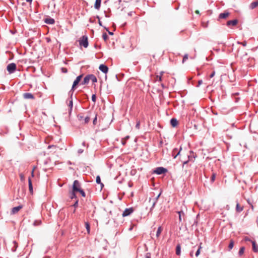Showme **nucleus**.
Here are the masks:
<instances>
[{
  "instance_id": "obj_1",
  "label": "nucleus",
  "mask_w": 258,
  "mask_h": 258,
  "mask_svg": "<svg viewBox=\"0 0 258 258\" xmlns=\"http://www.w3.org/2000/svg\"><path fill=\"white\" fill-rule=\"evenodd\" d=\"M79 45L80 46H84L87 48L88 46V37L86 36H83L81 37L79 40Z\"/></svg>"
},
{
  "instance_id": "obj_2",
  "label": "nucleus",
  "mask_w": 258,
  "mask_h": 258,
  "mask_svg": "<svg viewBox=\"0 0 258 258\" xmlns=\"http://www.w3.org/2000/svg\"><path fill=\"white\" fill-rule=\"evenodd\" d=\"M16 69L17 66L15 63H11L7 67V70L9 74L13 73L16 70Z\"/></svg>"
},
{
  "instance_id": "obj_3",
  "label": "nucleus",
  "mask_w": 258,
  "mask_h": 258,
  "mask_svg": "<svg viewBox=\"0 0 258 258\" xmlns=\"http://www.w3.org/2000/svg\"><path fill=\"white\" fill-rule=\"evenodd\" d=\"M81 189V185L78 180H76L74 181L73 185V190L74 191H78Z\"/></svg>"
},
{
  "instance_id": "obj_4",
  "label": "nucleus",
  "mask_w": 258,
  "mask_h": 258,
  "mask_svg": "<svg viewBox=\"0 0 258 258\" xmlns=\"http://www.w3.org/2000/svg\"><path fill=\"white\" fill-rule=\"evenodd\" d=\"M167 172V170L163 167H158L154 170V173L157 174H161Z\"/></svg>"
},
{
  "instance_id": "obj_5",
  "label": "nucleus",
  "mask_w": 258,
  "mask_h": 258,
  "mask_svg": "<svg viewBox=\"0 0 258 258\" xmlns=\"http://www.w3.org/2000/svg\"><path fill=\"white\" fill-rule=\"evenodd\" d=\"M134 211V209L133 208L126 209L122 213V217H126L130 215L131 213H132Z\"/></svg>"
},
{
  "instance_id": "obj_6",
  "label": "nucleus",
  "mask_w": 258,
  "mask_h": 258,
  "mask_svg": "<svg viewBox=\"0 0 258 258\" xmlns=\"http://www.w3.org/2000/svg\"><path fill=\"white\" fill-rule=\"evenodd\" d=\"M83 77V75H81L79 76H78L76 78V79L74 81L72 89L73 90L74 88L79 83V82L81 81L82 78Z\"/></svg>"
},
{
  "instance_id": "obj_7",
  "label": "nucleus",
  "mask_w": 258,
  "mask_h": 258,
  "mask_svg": "<svg viewBox=\"0 0 258 258\" xmlns=\"http://www.w3.org/2000/svg\"><path fill=\"white\" fill-rule=\"evenodd\" d=\"M23 97L26 99H34L33 95L30 93H25L23 94Z\"/></svg>"
},
{
  "instance_id": "obj_8",
  "label": "nucleus",
  "mask_w": 258,
  "mask_h": 258,
  "mask_svg": "<svg viewBox=\"0 0 258 258\" xmlns=\"http://www.w3.org/2000/svg\"><path fill=\"white\" fill-rule=\"evenodd\" d=\"M230 15V13L228 12H224L223 13H221L219 15V19H226Z\"/></svg>"
},
{
  "instance_id": "obj_9",
  "label": "nucleus",
  "mask_w": 258,
  "mask_h": 258,
  "mask_svg": "<svg viewBox=\"0 0 258 258\" xmlns=\"http://www.w3.org/2000/svg\"><path fill=\"white\" fill-rule=\"evenodd\" d=\"M99 70L104 73H107L108 70V67L104 64L100 65L99 67Z\"/></svg>"
},
{
  "instance_id": "obj_10",
  "label": "nucleus",
  "mask_w": 258,
  "mask_h": 258,
  "mask_svg": "<svg viewBox=\"0 0 258 258\" xmlns=\"http://www.w3.org/2000/svg\"><path fill=\"white\" fill-rule=\"evenodd\" d=\"M22 208V206H19L13 208L11 211V214H15L18 213Z\"/></svg>"
},
{
  "instance_id": "obj_11",
  "label": "nucleus",
  "mask_w": 258,
  "mask_h": 258,
  "mask_svg": "<svg viewBox=\"0 0 258 258\" xmlns=\"http://www.w3.org/2000/svg\"><path fill=\"white\" fill-rule=\"evenodd\" d=\"M258 7V0H256L250 4L249 7L251 10H253Z\"/></svg>"
},
{
  "instance_id": "obj_12",
  "label": "nucleus",
  "mask_w": 258,
  "mask_h": 258,
  "mask_svg": "<svg viewBox=\"0 0 258 258\" xmlns=\"http://www.w3.org/2000/svg\"><path fill=\"white\" fill-rule=\"evenodd\" d=\"M237 23H238V21L237 20H230V21H228L227 22V25L228 26H230L231 25L234 26L236 25Z\"/></svg>"
},
{
  "instance_id": "obj_13",
  "label": "nucleus",
  "mask_w": 258,
  "mask_h": 258,
  "mask_svg": "<svg viewBox=\"0 0 258 258\" xmlns=\"http://www.w3.org/2000/svg\"><path fill=\"white\" fill-rule=\"evenodd\" d=\"M181 150V148H180V150L178 151L177 149H174L172 151V156L174 157V158H175L177 156L179 155L180 151Z\"/></svg>"
},
{
  "instance_id": "obj_14",
  "label": "nucleus",
  "mask_w": 258,
  "mask_h": 258,
  "mask_svg": "<svg viewBox=\"0 0 258 258\" xmlns=\"http://www.w3.org/2000/svg\"><path fill=\"white\" fill-rule=\"evenodd\" d=\"M252 245V250L255 252H258V245L254 241H251Z\"/></svg>"
},
{
  "instance_id": "obj_15",
  "label": "nucleus",
  "mask_w": 258,
  "mask_h": 258,
  "mask_svg": "<svg viewBox=\"0 0 258 258\" xmlns=\"http://www.w3.org/2000/svg\"><path fill=\"white\" fill-rule=\"evenodd\" d=\"M102 0H96L95 5H94V8L96 10H99L101 6V3Z\"/></svg>"
},
{
  "instance_id": "obj_16",
  "label": "nucleus",
  "mask_w": 258,
  "mask_h": 258,
  "mask_svg": "<svg viewBox=\"0 0 258 258\" xmlns=\"http://www.w3.org/2000/svg\"><path fill=\"white\" fill-rule=\"evenodd\" d=\"M44 22L48 24H53L54 23V20L51 18H46Z\"/></svg>"
},
{
  "instance_id": "obj_17",
  "label": "nucleus",
  "mask_w": 258,
  "mask_h": 258,
  "mask_svg": "<svg viewBox=\"0 0 258 258\" xmlns=\"http://www.w3.org/2000/svg\"><path fill=\"white\" fill-rule=\"evenodd\" d=\"M170 123L173 127H176L178 124V121L176 118H173L170 120Z\"/></svg>"
},
{
  "instance_id": "obj_18",
  "label": "nucleus",
  "mask_w": 258,
  "mask_h": 258,
  "mask_svg": "<svg viewBox=\"0 0 258 258\" xmlns=\"http://www.w3.org/2000/svg\"><path fill=\"white\" fill-rule=\"evenodd\" d=\"M28 182H29V190L31 194H33V186L31 180V178L29 177L28 178Z\"/></svg>"
},
{
  "instance_id": "obj_19",
  "label": "nucleus",
  "mask_w": 258,
  "mask_h": 258,
  "mask_svg": "<svg viewBox=\"0 0 258 258\" xmlns=\"http://www.w3.org/2000/svg\"><path fill=\"white\" fill-rule=\"evenodd\" d=\"M88 77L89 78V80H91L94 83L97 82V78L94 75H88Z\"/></svg>"
},
{
  "instance_id": "obj_20",
  "label": "nucleus",
  "mask_w": 258,
  "mask_h": 258,
  "mask_svg": "<svg viewBox=\"0 0 258 258\" xmlns=\"http://www.w3.org/2000/svg\"><path fill=\"white\" fill-rule=\"evenodd\" d=\"M181 246L179 244H177L176 247V254L178 255L180 254Z\"/></svg>"
},
{
  "instance_id": "obj_21",
  "label": "nucleus",
  "mask_w": 258,
  "mask_h": 258,
  "mask_svg": "<svg viewBox=\"0 0 258 258\" xmlns=\"http://www.w3.org/2000/svg\"><path fill=\"white\" fill-rule=\"evenodd\" d=\"M178 215H179V221L180 222H181L182 221V217L184 216V213L182 211H178L177 212Z\"/></svg>"
},
{
  "instance_id": "obj_22",
  "label": "nucleus",
  "mask_w": 258,
  "mask_h": 258,
  "mask_svg": "<svg viewBox=\"0 0 258 258\" xmlns=\"http://www.w3.org/2000/svg\"><path fill=\"white\" fill-rule=\"evenodd\" d=\"M91 114H90L89 115H87L84 117V123H88L90 120Z\"/></svg>"
},
{
  "instance_id": "obj_23",
  "label": "nucleus",
  "mask_w": 258,
  "mask_h": 258,
  "mask_svg": "<svg viewBox=\"0 0 258 258\" xmlns=\"http://www.w3.org/2000/svg\"><path fill=\"white\" fill-rule=\"evenodd\" d=\"M89 78L88 77V75L86 76L84 79V80L83 81V82H82V85H85V84H88L89 82Z\"/></svg>"
},
{
  "instance_id": "obj_24",
  "label": "nucleus",
  "mask_w": 258,
  "mask_h": 258,
  "mask_svg": "<svg viewBox=\"0 0 258 258\" xmlns=\"http://www.w3.org/2000/svg\"><path fill=\"white\" fill-rule=\"evenodd\" d=\"M163 230V228H162L161 226H159L158 228V230L157 231V232H156V236L157 237H159V236L161 234V233L162 232Z\"/></svg>"
},
{
  "instance_id": "obj_25",
  "label": "nucleus",
  "mask_w": 258,
  "mask_h": 258,
  "mask_svg": "<svg viewBox=\"0 0 258 258\" xmlns=\"http://www.w3.org/2000/svg\"><path fill=\"white\" fill-rule=\"evenodd\" d=\"M164 72H160V75H157L156 77V80L158 81H162V76L163 75Z\"/></svg>"
},
{
  "instance_id": "obj_26",
  "label": "nucleus",
  "mask_w": 258,
  "mask_h": 258,
  "mask_svg": "<svg viewBox=\"0 0 258 258\" xmlns=\"http://www.w3.org/2000/svg\"><path fill=\"white\" fill-rule=\"evenodd\" d=\"M236 211L237 212H241V211H242L243 210V207H241L240 206V205L238 203H237L236 204Z\"/></svg>"
},
{
  "instance_id": "obj_27",
  "label": "nucleus",
  "mask_w": 258,
  "mask_h": 258,
  "mask_svg": "<svg viewBox=\"0 0 258 258\" xmlns=\"http://www.w3.org/2000/svg\"><path fill=\"white\" fill-rule=\"evenodd\" d=\"M13 245H14V247H13V248H12V251H13V252H14V251H16V249H17V247H18V244H17V243L16 241H14L13 242Z\"/></svg>"
},
{
  "instance_id": "obj_28",
  "label": "nucleus",
  "mask_w": 258,
  "mask_h": 258,
  "mask_svg": "<svg viewBox=\"0 0 258 258\" xmlns=\"http://www.w3.org/2000/svg\"><path fill=\"white\" fill-rule=\"evenodd\" d=\"M245 248L244 247H242L240 248L238 254L239 256H241L244 252Z\"/></svg>"
},
{
  "instance_id": "obj_29",
  "label": "nucleus",
  "mask_w": 258,
  "mask_h": 258,
  "mask_svg": "<svg viewBox=\"0 0 258 258\" xmlns=\"http://www.w3.org/2000/svg\"><path fill=\"white\" fill-rule=\"evenodd\" d=\"M76 192H77L76 191H74L73 190H72V192L71 193V195H70V198L72 199L76 198Z\"/></svg>"
},
{
  "instance_id": "obj_30",
  "label": "nucleus",
  "mask_w": 258,
  "mask_h": 258,
  "mask_svg": "<svg viewBox=\"0 0 258 258\" xmlns=\"http://www.w3.org/2000/svg\"><path fill=\"white\" fill-rule=\"evenodd\" d=\"M85 227H86V229L87 230L88 233H90V225H89L88 222H86L85 223Z\"/></svg>"
},
{
  "instance_id": "obj_31",
  "label": "nucleus",
  "mask_w": 258,
  "mask_h": 258,
  "mask_svg": "<svg viewBox=\"0 0 258 258\" xmlns=\"http://www.w3.org/2000/svg\"><path fill=\"white\" fill-rule=\"evenodd\" d=\"M233 246H234V241L232 240H231L230 243L229 244V246H228V248H229V250L231 249L233 247Z\"/></svg>"
},
{
  "instance_id": "obj_32",
  "label": "nucleus",
  "mask_w": 258,
  "mask_h": 258,
  "mask_svg": "<svg viewBox=\"0 0 258 258\" xmlns=\"http://www.w3.org/2000/svg\"><path fill=\"white\" fill-rule=\"evenodd\" d=\"M96 182L98 183V184H101L102 186L103 185V183H102L101 182V179H100V177L99 175H98L97 177H96Z\"/></svg>"
},
{
  "instance_id": "obj_33",
  "label": "nucleus",
  "mask_w": 258,
  "mask_h": 258,
  "mask_svg": "<svg viewBox=\"0 0 258 258\" xmlns=\"http://www.w3.org/2000/svg\"><path fill=\"white\" fill-rule=\"evenodd\" d=\"M201 244L202 243L200 244V245L199 246V247L198 248V249L197 250V251H196V256H198L200 253V250L202 248V246H201Z\"/></svg>"
},
{
  "instance_id": "obj_34",
  "label": "nucleus",
  "mask_w": 258,
  "mask_h": 258,
  "mask_svg": "<svg viewBox=\"0 0 258 258\" xmlns=\"http://www.w3.org/2000/svg\"><path fill=\"white\" fill-rule=\"evenodd\" d=\"M41 224V220H36L34 222V226H38V225H39Z\"/></svg>"
},
{
  "instance_id": "obj_35",
  "label": "nucleus",
  "mask_w": 258,
  "mask_h": 258,
  "mask_svg": "<svg viewBox=\"0 0 258 258\" xmlns=\"http://www.w3.org/2000/svg\"><path fill=\"white\" fill-rule=\"evenodd\" d=\"M102 37L105 41H106L108 38V35L106 33L103 34Z\"/></svg>"
},
{
  "instance_id": "obj_36",
  "label": "nucleus",
  "mask_w": 258,
  "mask_h": 258,
  "mask_svg": "<svg viewBox=\"0 0 258 258\" xmlns=\"http://www.w3.org/2000/svg\"><path fill=\"white\" fill-rule=\"evenodd\" d=\"M78 192H79L80 193V194L82 195V197H85L86 194H85V192L83 191V190L81 189L80 190L78 191Z\"/></svg>"
},
{
  "instance_id": "obj_37",
  "label": "nucleus",
  "mask_w": 258,
  "mask_h": 258,
  "mask_svg": "<svg viewBox=\"0 0 258 258\" xmlns=\"http://www.w3.org/2000/svg\"><path fill=\"white\" fill-rule=\"evenodd\" d=\"M73 105V100H71L70 101V102H69V107L70 108V111L72 109Z\"/></svg>"
},
{
  "instance_id": "obj_38",
  "label": "nucleus",
  "mask_w": 258,
  "mask_h": 258,
  "mask_svg": "<svg viewBox=\"0 0 258 258\" xmlns=\"http://www.w3.org/2000/svg\"><path fill=\"white\" fill-rule=\"evenodd\" d=\"M202 26L204 28H207L208 26V22H202Z\"/></svg>"
},
{
  "instance_id": "obj_39",
  "label": "nucleus",
  "mask_w": 258,
  "mask_h": 258,
  "mask_svg": "<svg viewBox=\"0 0 258 258\" xmlns=\"http://www.w3.org/2000/svg\"><path fill=\"white\" fill-rule=\"evenodd\" d=\"M188 59V54H186L184 55L182 62H184L185 61H186Z\"/></svg>"
},
{
  "instance_id": "obj_40",
  "label": "nucleus",
  "mask_w": 258,
  "mask_h": 258,
  "mask_svg": "<svg viewBox=\"0 0 258 258\" xmlns=\"http://www.w3.org/2000/svg\"><path fill=\"white\" fill-rule=\"evenodd\" d=\"M97 114H95V117L93 121V124H94V125L96 124V123H97Z\"/></svg>"
},
{
  "instance_id": "obj_41",
  "label": "nucleus",
  "mask_w": 258,
  "mask_h": 258,
  "mask_svg": "<svg viewBox=\"0 0 258 258\" xmlns=\"http://www.w3.org/2000/svg\"><path fill=\"white\" fill-rule=\"evenodd\" d=\"M61 72L63 73H67L68 72V70L67 68H62L61 69Z\"/></svg>"
},
{
  "instance_id": "obj_42",
  "label": "nucleus",
  "mask_w": 258,
  "mask_h": 258,
  "mask_svg": "<svg viewBox=\"0 0 258 258\" xmlns=\"http://www.w3.org/2000/svg\"><path fill=\"white\" fill-rule=\"evenodd\" d=\"M84 117H84V116H80V115L78 116V118H79V120H80V121H82V122H83V123L84 122Z\"/></svg>"
},
{
  "instance_id": "obj_43",
  "label": "nucleus",
  "mask_w": 258,
  "mask_h": 258,
  "mask_svg": "<svg viewBox=\"0 0 258 258\" xmlns=\"http://www.w3.org/2000/svg\"><path fill=\"white\" fill-rule=\"evenodd\" d=\"M20 179L22 181H24L25 180V176L22 173H21L20 174Z\"/></svg>"
},
{
  "instance_id": "obj_44",
  "label": "nucleus",
  "mask_w": 258,
  "mask_h": 258,
  "mask_svg": "<svg viewBox=\"0 0 258 258\" xmlns=\"http://www.w3.org/2000/svg\"><path fill=\"white\" fill-rule=\"evenodd\" d=\"M160 194H159V195L156 197V201L155 202H154L153 204V206H152V208L154 207L155 205V204H156V201L157 200V199H158V198L159 197V196H160Z\"/></svg>"
},
{
  "instance_id": "obj_45",
  "label": "nucleus",
  "mask_w": 258,
  "mask_h": 258,
  "mask_svg": "<svg viewBox=\"0 0 258 258\" xmlns=\"http://www.w3.org/2000/svg\"><path fill=\"white\" fill-rule=\"evenodd\" d=\"M215 178H216L215 174H213L212 176L211 177V180H212V182H213L215 180Z\"/></svg>"
},
{
  "instance_id": "obj_46",
  "label": "nucleus",
  "mask_w": 258,
  "mask_h": 258,
  "mask_svg": "<svg viewBox=\"0 0 258 258\" xmlns=\"http://www.w3.org/2000/svg\"><path fill=\"white\" fill-rule=\"evenodd\" d=\"M96 95L95 94H93L92 96V100L93 102H95L96 101Z\"/></svg>"
},
{
  "instance_id": "obj_47",
  "label": "nucleus",
  "mask_w": 258,
  "mask_h": 258,
  "mask_svg": "<svg viewBox=\"0 0 258 258\" xmlns=\"http://www.w3.org/2000/svg\"><path fill=\"white\" fill-rule=\"evenodd\" d=\"M140 121H138L137 122V124L136 125V127L138 129H139L140 128Z\"/></svg>"
},
{
  "instance_id": "obj_48",
  "label": "nucleus",
  "mask_w": 258,
  "mask_h": 258,
  "mask_svg": "<svg viewBox=\"0 0 258 258\" xmlns=\"http://www.w3.org/2000/svg\"><path fill=\"white\" fill-rule=\"evenodd\" d=\"M239 44H240L242 45L243 46H245L247 44V43L246 41H243L242 42H238Z\"/></svg>"
},
{
  "instance_id": "obj_49",
  "label": "nucleus",
  "mask_w": 258,
  "mask_h": 258,
  "mask_svg": "<svg viewBox=\"0 0 258 258\" xmlns=\"http://www.w3.org/2000/svg\"><path fill=\"white\" fill-rule=\"evenodd\" d=\"M215 75V71H213L212 74L210 75V77L211 78H213Z\"/></svg>"
},
{
  "instance_id": "obj_50",
  "label": "nucleus",
  "mask_w": 258,
  "mask_h": 258,
  "mask_svg": "<svg viewBox=\"0 0 258 258\" xmlns=\"http://www.w3.org/2000/svg\"><path fill=\"white\" fill-rule=\"evenodd\" d=\"M121 143L123 145H124L126 143V140H125L124 139H122L121 140Z\"/></svg>"
},
{
  "instance_id": "obj_51",
  "label": "nucleus",
  "mask_w": 258,
  "mask_h": 258,
  "mask_svg": "<svg viewBox=\"0 0 258 258\" xmlns=\"http://www.w3.org/2000/svg\"><path fill=\"white\" fill-rule=\"evenodd\" d=\"M78 200H77L76 201L75 203L74 204V206L75 207H78Z\"/></svg>"
},
{
  "instance_id": "obj_52",
  "label": "nucleus",
  "mask_w": 258,
  "mask_h": 258,
  "mask_svg": "<svg viewBox=\"0 0 258 258\" xmlns=\"http://www.w3.org/2000/svg\"><path fill=\"white\" fill-rule=\"evenodd\" d=\"M203 83V81L202 80H199L198 81V86H199L200 85H201Z\"/></svg>"
},
{
  "instance_id": "obj_53",
  "label": "nucleus",
  "mask_w": 258,
  "mask_h": 258,
  "mask_svg": "<svg viewBox=\"0 0 258 258\" xmlns=\"http://www.w3.org/2000/svg\"><path fill=\"white\" fill-rule=\"evenodd\" d=\"M244 240H245V241H250V240L249 239V238L248 237H245L244 238Z\"/></svg>"
},
{
  "instance_id": "obj_54",
  "label": "nucleus",
  "mask_w": 258,
  "mask_h": 258,
  "mask_svg": "<svg viewBox=\"0 0 258 258\" xmlns=\"http://www.w3.org/2000/svg\"><path fill=\"white\" fill-rule=\"evenodd\" d=\"M97 18L98 19V23H99V24L100 26H102V23H101V22L100 21L99 17H97Z\"/></svg>"
},
{
  "instance_id": "obj_55",
  "label": "nucleus",
  "mask_w": 258,
  "mask_h": 258,
  "mask_svg": "<svg viewBox=\"0 0 258 258\" xmlns=\"http://www.w3.org/2000/svg\"><path fill=\"white\" fill-rule=\"evenodd\" d=\"M195 13L198 14V15H200V11L199 10L195 11Z\"/></svg>"
},
{
  "instance_id": "obj_56",
  "label": "nucleus",
  "mask_w": 258,
  "mask_h": 258,
  "mask_svg": "<svg viewBox=\"0 0 258 258\" xmlns=\"http://www.w3.org/2000/svg\"><path fill=\"white\" fill-rule=\"evenodd\" d=\"M129 138H130V136H126V137H125L124 138H123V139H124L125 140H126H126H128Z\"/></svg>"
},
{
  "instance_id": "obj_57",
  "label": "nucleus",
  "mask_w": 258,
  "mask_h": 258,
  "mask_svg": "<svg viewBox=\"0 0 258 258\" xmlns=\"http://www.w3.org/2000/svg\"><path fill=\"white\" fill-rule=\"evenodd\" d=\"M52 147L55 148H56V146H53V145H52V146H48V148H52Z\"/></svg>"
},
{
  "instance_id": "obj_58",
  "label": "nucleus",
  "mask_w": 258,
  "mask_h": 258,
  "mask_svg": "<svg viewBox=\"0 0 258 258\" xmlns=\"http://www.w3.org/2000/svg\"><path fill=\"white\" fill-rule=\"evenodd\" d=\"M27 2L29 3H32V0H26Z\"/></svg>"
},
{
  "instance_id": "obj_59",
  "label": "nucleus",
  "mask_w": 258,
  "mask_h": 258,
  "mask_svg": "<svg viewBox=\"0 0 258 258\" xmlns=\"http://www.w3.org/2000/svg\"><path fill=\"white\" fill-rule=\"evenodd\" d=\"M31 176H32V177H33V176H34V172H33V170H32V171H31Z\"/></svg>"
},
{
  "instance_id": "obj_60",
  "label": "nucleus",
  "mask_w": 258,
  "mask_h": 258,
  "mask_svg": "<svg viewBox=\"0 0 258 258\" xmlns=\"http://www.w3.org/2000/svg\"><path fill=\"white\" fill-rule=\"evenodd\" d=\"M190 255L191 256H193V251H191V252H190Z\"/></svg>"
},
{
  "instance_id": "obj_61",
  "label": "nucleus",
  "mask_w": 258,
  "mask_h": 258,
  "mask_svg": "<svg viewBox=\"0 0 258 258\" xmlns=\"http://www.w3.org/2000/svg\"><path fill=\"white\" fill-rule=\"evenodd\" d=\"M109 34L110 35H113V33L109 31Z\"/></svg>"
},
{
  "instance_id": "obj_62",
  "label": "nucleus",
  "mask_w": 258,
  "mask_h": 258,
  "mask_svg": "<svg viewBox=\"0 0 258 258\" xmlns=\"http://www.w3.org/2000/svg\"><path fill=\"white\" fill-rule=\"evenodd\" d=\"M35 169V167H34L33 169H32V170H33V172H34Z\"/></svg>"
},
{
  "instance_id": "obj_63",
  "label": "nucleus",
  "mask_w": 258,
  "mask_h": 258,
  "mask_svg": "<svg viewBox=\"0 0 258 258\" xmlns=\"http://www.w3.org/2000/svg\"><path fill=\"white\" fill-rule=\"evenodd\" d=\"M186 163H187V161H185V162H183V164H186Z\"/></svg>"
}]
</instances>
